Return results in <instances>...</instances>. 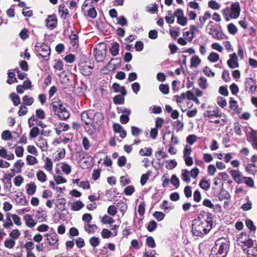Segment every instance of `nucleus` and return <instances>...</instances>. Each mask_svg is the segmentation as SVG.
<instances>
[{"label": "nucleus", "mask_w": 257, "mask_h": 257, "mask_svg": "<svg viewBox=\"0 0 257 257\" xmlns=\"http://www.w3.org/2000/svg\"><path fill=\"white\" fill-rule=\"evenodd\" d=\"M230 106L229 107L231 109H233L234 111H236L238 110V105L237 101L234 100H230L229 101Z\"/></svg>", "instance_id": "4d7b16f0"}, {"label": "nucleus", "mask_w": 257, "mask_h": 257, "mask_svg": "<svg viewBox=\"0 0 257 257\" xmlns=\"http://www.w3.org/2000/svg\"><path fill=\"white\" fill-rule=\"evenodd\" d=\"M200 187L205 190H208L210 187V184L205 180H202L199 183Z\"/></svg>", "instance_id": "473e14b6"}, {"label": "nucleus", "mask_w": 257, "mask_h": 257, "mask_svg": "<svg viewBox=\"0 0 257 257\" xmlns=\"http://www.w3.org/2000/svg\"><path fill=\"white\" fill-rule=\"evenodd\" d=\"M15 241L13 239H8L5 241V246L9 248H12L15 245Z\"/></svg>", "instance_id": "bb28decb"}, {"label": "nucleus", "mask_w": 257, "mask_h": 257, "mask_svg": "<svg viewBox=\"0 0 257 257\" xmlns=\"http://www.w3.org/2000/svg\"><path fill=\"white\" fill-rule=\"evenodd\" d=\"M154 217L159 221L162 220L165 216L163 213L156 211L154 213Z\"/></svg>", "instance_id": "052dcab7"}, {"label": "nucleus", "mask_w": 257, "mask_h": 257, "mask_svg": "<svg viewBox=\"0 0 257 257\" xmlns=\"http://www.w3.org/2000/svg\"><path fill=\"white\" fill-rule=\"evenodd\" d=\"M103 119V115L101 113L98 112L94 114L93 113L91 124V126L93 130L91 128H88V132L90 134L94 133L98 128V126L101 124Z\"/></svg>", "instance_id": "20e7f679"}, {"label": "nucleus", "mask_w": 257, "mask_h": 257, "mask_svg": "<svg viewBox=\"0 0 257 257\" xmlns=\"http://www.w3.org/2000/svg\"><path fill=\"white\" fill-rule=\"evenodd\" d=\"M59 118L61 119H66L69 118L70 114L68 111H62L61 113H58L57 114Z\"/></svg>", "instance_id": "f704fd0d"}, {"label": "nucleus", "mask_w": 257, "mask_h": 257, "mask_svg": "<svg viewBox=\"0 0 257 257\" xmlns=\"http://www.w3.org/2000/svg\"><path fill=\"white\" fill-rule=\"evenodd\" d=\"M84 206V204L80 201L75 202L72 206L71 209L74 211H78Z\"/></svg>", "instance_id": "412c9836"}, {"label": "nucleus", "mask_w": 257, "mask_h": 257, "mask_svg": "<svg viewBox=\"0 0 257 257\" xmlns=\"http://www.w3.org/2000/svg\"><path fill=\"white\" fill-rule=\"evenodd\" d=\"M89 243L93 247L97 246L100 243L99 238L98 237H92L89 239Z\"/></svg>", "instance_id": "a878e982"}, {"label": "nucleus", "mask_w": 257, "mask_h": 257, "mask_svg": "<svg viewBox=\"0 0 257 257\" xmlns=\"http://www.w3.org/2000/svg\"><path fill=\"white\" fill-rule=\"evenodd\" d=\"M212 225L213 220L208 215L204 220H201L198 217L193 221L192 233L195 236H200L203 234H207L211 229Z\"/></svg>", "instance_id": "f257e3e1"}, {"label": "nucleus", "mask_w": 257, "mask_h": 257, "mask_svg": "<svg viewBox=\"0 0 257 257\" xmlns=\"http://www.w3.org/2000/svg\"><path fill=\"white\" fill-rule=\"evenodd\" d=\"M139 154L141 156H150L152 155V149L148 148L142 149L140 150Z\"/></svg>", "instance_id": "5701e85b"}, {"label": "nucleus", "mask_w": 257, "mask_h": 257, "mask_svg": "<svg viewBox=\"0 0 257 257\" xmlns=\"http://www.w3.org/2000/svg\"><path fill=\"white\" fill-rule=\"evenodd\" d=\"M131 132L132 135L137 136L142 132V131L138 127L132 126L131 128Z\"/></svg>", "instance_id": "680f3d73"}, {"label": "nucleus", "mask_w": 257, "mask_h": 257, "mask_svg": "<svg viewBox=\"0 0 257 257\" xmlns=\"http://www.w3.org/2000/svg\"><path fill=\"white\" fill-rule=\"evenodd\" d=\"M126 158L122 156L120 157L117 161V164L119 167L124 166L126 163Z\"/></svg>", "instance_id": "603ef678"}, {"label": "nucleus", "mask_w": 257, "mask_h": 257, "mask_svg": "<svg viewBox=\"0 0 257 257\" xmlns=\"http://www.w3.org/2000/svg\"><path fill=\"white\" fill-rule=\"evenodd\" d=\"M13 225V222L10 217H7L6 221L4 222V227L7 229H9Z\"/></svg>", "instance_id": "49530a36"}, {"label": "nucleus", "mask_w": 257, "mask_h": 257, "mask_svg": "<svg viewBox=\"0 0 257 257\" xmlns=\"http://www.w3.org/2000/svg\"><path fill=\"white\" fill-rule=\"evenodd\" d=\"M40 130L38 127H33L30 132V137L31 138H36L39 134Z\"/></svg>", "instance_id": "393cba45"}, {"label": "nucleus", "mask_w": 257, "mask_h": 257, "mask_svg": "<svg viewBox=\"0 0 257 257\" xmlns=\"http://www.w3.org/2000/svg\"><path fill=\"white\" fill-rule=\"evenodd\" d=\"M209 34L215 38L220 39L221 38V34L216 29L211 28Z\"/></svg>", "instance_id": "a211bd4d"}, {"label": "nucleus", "mask_w": 257, "mask_h": 257, "mask_svg": "<svg viewBox=\"0 0 257 257\" xmlns=\"http://www.w3.org/2000/svg\"><path fill=\"white\" fill-rule=\"evenodd\" d=\"M246 225L247 227L251 230L254 231L256 229V227L254 225L253 222L251 220H247L246 221Z\"/></svg>", "instance_id": "338daca9"}, {"label": "nucleus", "mask_w": 257, "mask_h": 257, "mask_svg": "<svg viewBox=\"0 0 257 257\" xmlns=\"http://www.w3.org/2000/svg\"><path fill=\"white\" fill-rule=\"evenodd\" d=\"M230 174L236 183L238 184L243 183L241 173L238 170H231Z\"/></svg>", "instance_id": "1a4fd4ad"}, {"label": "nucleus", "mask_w": 257, "mask_h": 257, "mask_svg": "<svg viewBox=\"0 0 257 257\" xmlns=\"http://www.w3.org/2000/svg\"><path fill=\"white\" fill-rule=\"evenodd\" d=\"M36 116L40 119H44L45 117L44 111L42 109H38L36 112Z\"/></svg>", "instance_id": "774afa93"}, {"label": "nucleus", "mask_w": 257, "mask_h": 257, "mask_svg": "<svg viewBox=\"0 0 257 257\" xmlns=\"http://www.w3.org/2000/svg\"><path fill=\"white\" fill-rule=\"evenodd\" d=\"M23 103L25 105H31L34 102V99L33 97H29L27 95H25L23 98Z\"/></svg>", "instance_id": "b1692460"}, {"label": "nucleus", "mask_w": 257, "mask_h": 257, "mask_svg": "<svg viewBox=\"0 0 257 257\" xmlns=\"http://www.w3.org/2000/svg\"><path fill=\"white\" fill-rule=\"evenodd\" d=\"M201 62V61L197 56H194L191 60V65L192 66L196 67Z\"/></svg>", "instance_id": "37998d69"}, {"label": "nucleus", "mask_w": 257, "mask_h": 257, "mask_svg": "<svg viewBox=\"0 0 257 257\" xmlns=\"http://www.w3.org/2000/svg\"><path fill=\"white\" fill-rule=\"evenodd\" d=\"M146 242L148 245L151 247L154 248L156 246L154 239L151 236H149L147 238Z\"/></svg>", "instance_id": "5fc2aeb1"}, {"label": "nucleus", "mask_w": 257, "mask_h": 257, "mask_svg": "<svg viewBox=\"0 0 257 257\" xmlns=\"http://www.w3.org/2000/svg\"><path fill=\"white\" fill-rule=\"evenodd\" d=\"M135 48L137 51H141L143 50L144 45L143 42L141 41L136 42Z\"/></svg>", "instance_id": "0e129e2a"}, {"label": "nucleus", "mask_w": 257, "mask_h": 257, "mask_svg": "<svg viewBox=\"0 0 257 257\" xmlns=\"http://www.w3.org/2000/svg\"><path fill=\"white\" fill-rule=\"evenodd\" d=\"M243 182L245 183L247 186L252 187L254 185V182L253 180L247 177H243Z\"/></svg>", "instance_id": "58836bf2"}, {"label": "nucleus", "mask_w": 257, "mask_h": 257, "mask_svg": "<svg viewBox=\"0 0 257 257\" xmlns=\"http://www.w3.org/2000/svg\"><path fill=\"white\" fill-rule=\"evenodd\" d=\"M26 159L28 164L30 165H33L37 163L36 158L30 155L27 156Z\"/></svg>", "instance_id": "a18cd8bd"}, {"label": "nucleus", "mask_w": 257, "mask_h": 257, "mask_svg": "<svg viewBox=\"0 0 257 257\" xmlns=\"http://www.w3.org/2000/svg\"><path fill=\"white\" fill-rule=\"evenodd\" d=\"M228 30L229 32L231 34H234L237 32V28L232 23L228 25Z\"/></svg>", "instance_id": "864d4df0"}, {"label": "nucleus", "mask_w": 257, "mask_h": 257, "mask_svg": "<svg viewBox=\"0 0 257 257\" xmlns=\"http://www.w3.org/2000/svg\"><path fill=\"white\" fill-rule=\"evenodd\" d=\"M81 73L84 76H89L92 73V71H90L87 65H85L81 69Z\"/></svg>", "instance_id": "79ce46f5"}, {"label": "nucleus", "mask_w": 257, "mask_h": 257, "mask_svg": "<svg viewBox=\"0 0 257 257\" xmlns=\"http://www.w3.org/2000/svg\"><path fill=\"white\" fill-rule=\"evenodd\" d=\"M211 17V15L209 13H208V12H206L205 14H204V16L203 17H200L199 18V21L200 22V25H201V27H202L203 26V25L204 24V23L205 22V21H206V20L208 18H209L210 17Z\"/></svg>", "instance_id": "c756f323"}, {"label": "nucleus", "mask_w": 257, "mask_h": 257, "mask_svg": "<svg viewBox=\"0 0 257 257\" xmlns=\"http://www.w3.org/2000/svg\"><path fill=\"white\" fill-rule=\"evenodd\" d=\"M62 171L67 174H70L71 171V168L70 166L66 163L62 164Z\"/></svg>", "instance_id": "8fccbe9b"}, {"label": "nucleus", "mask_w": 257, "mask_h": 257, "mask_svg": "<svg viewBox=\"0 0 257 257\" xmlns=\"http://www.w3.org/2000/svg\"><path fill=\"white\" fill-rule=\"evenodd\" d=\"M15 174V171L14 169L11 170V172L9 174H6L4 176V179L6 180H8V182L9 184H11V180L12 177H13Z\"/></svg>", "instance_id": "de8ad7c7"}, {"label": "nucleus", "mask_w": 257, "mask_h": 257, "mask_svg": "<svg viewBox=\"0 0 257 257\" xmlns=\"http://www.w3.org/2000/svg\"><path fill=\"white\" fill-rule=\"evenodd\" d=\"M124 101V99L121 95H118L113 97V102L115 104H122Z\"/></svg>", "instance_id": "a19ab883"}, {"label": "nucleus", "mask_w": 257, "mask_h": 257, "mask_svg": "<svg viewBox=\"0 0 257 257\" xmlns=\"http://www.w3.org/2000/svg\"><path fill=\"white\" fill-rule=\"evenodd\" d=\"M117 210L114 205L109 206L107 209V213L110 215L114 216L116 214Z\"/></svg>", "instance_id": "09e8293b"}, {"label": "nucleus", "mask_w": 257, "mask_h": 257, "mask_svg": "<svg viewBox=\"0 0 257 257\" xmlns=\"http://www.w3.org/2000/svg\"><path fill=\"white\" fill-rule=\"evenodd\" d=\"M238 57L235 53L230 55V58L227 61L228 66L232 68H235L238 67V63L237 62Z\"/></svg>", "instance_id": "6e6552de"}, {"label": "nucleus", "mask_w": 257, "mask_h": 257, "mask_svg": "<svg viewBox=\"0 0 257 257\" xmlns=\"http://www.w3.org/2000/svg\"><path fill=\"white\" fill-rule=\"evenodd\" d=\"M106 47L104 44H101L94 49V55L98 62H102L106 53Z\"/></svg>", "instance_id": "39448f33"}, {"label": "nucleus", "mask_w": 257, "mask_h": 257, "mask_svg": "<svg viewBox=\"0 0 257 257\" xmlns=\"http://www.w3.org/2000/svg\"><path fill=\"white\" fill-rule=\"evenodd\" d=\"M24 148L22 147L18 146L16 147L15 153L17 156L21 157L23 155Z\"/></svg>", "instance_id": "13d9d810"}, {"label": "nucleus", "mask_w": 257, "mask_h": 257, "mask_svg": "<svg viewBox=\"0 0 257 257\" xmlns=\"http://www.w3.org/2000/svg\"><path fill=\"white\" fill-rule=\"evenodd\" d=\"M57 19L54 16H49L46 20V26L49 28L53 29L56 26Z\"/></svg>", "instance_id": "9d476101"}, {"label": "nucleus", "mask_w": 257, "mask_h": 257, "mask_svg": "<svg viewBox=\"0 0 257 257\" xmlns=\"http://www.w3.org/2000/svg\"><path fill=\"white\" fill-rule=\"evenodd\" d=\"M159 89L164 94H167L169 92V87L167 84H160Z\"/></svg>", "instance_id": "c85d7f7f"}, {"label": "nucleus", "mask_w": 257, "mask_h": 257, "mask_svg": "<svg viewBox=\"0 0 257 257\" xmlns=\"http://www.w3.org/2000/svg\"><path fill=\"white\" fill-rule=\"evenodd\" d=\"M208 6L210 8L215 10H218L220 7V5L214 1L209 2Z\"/></svg>", "instance_id": "c03bdc74"}, {"label": "nucleus", "mask_w": 257, "mask_h": 257, "mask_svg": "<svg viewBox=\"0 0 257 257\" xmlns=\"http://www.w3.org/2000/svg\"><path fill=\"white\" fill-rule=\"evenodd\" d=\"M171 183L176 186V188L179 186V178L175 175H173L171 177Z\"/></svg>", "instance_id": "3c124183"}, {"label": "nucleus", "mask_w": 257, "mask_h": 257, "mask_svg": "<svg viewBox=\"0 0 257 257\" xmlns=\"http://www.w3.org/2000/svg\"><path fill=\"white\" fill-rule=\"evenodd\" d=\"M134 190V187L133 186H128L124 189V192L126 195H131Z\"/></svg>", "instance_id": "e2e57ef3"}, {"label": "nucleus", "mask_w": 257, "mask_h": 257, "mask_svg": "<svg viewBox=\"0 0 257 257\" xmlns=\"http://www.w3.org/2000/svg\"><path fill=\"white\" fill-rule=\"evenodd\" d=\"M110 52L113 56H116L119 52V45L116 42L113 43L110 49Z\"/></svg>", "instance_id": "f3484780"}, {"label": "nucleus", "mask_w": 257, "mask_h": 257, "mask_svg": "<svg viewBox=\"0 0 257 257\" xmlns=\"http://www.w3.org/2000/svg\"><path fill=\"white\" fill-rule=\"evenodd\" d=\"M240 7L239 3H233L231 5L230 9L226 8L223 11V14L227 16L228 14H229V16L232 19L237 18L240 14ZM226 20L229 21V18L226 17Z\"/></svg>", "instance_id": "7ed1b4c3"}, {"label": "nucleus", "mask_w": 257, "mask_h": 257, "mask_svg": "<svg viewBox=\"0 0 257 257\" xmlns=\"http://www.w3.org/2000/svg\"><path fill=\"white\" fill-rule=\"evenodd\" d=\"M37 177L38 179L42 182H44L46 180V176L45 174L41 171H40L37 173Z\"/></svg>", "instance_id": "72a5a7b5"}, {"label": "nucleus", "mask_w": 257, "mask_h": 257, "mask_svg": "<svg viewBox=\"0 0 257 257\" xmlns=\"http://www.w3.org/2000/svg\"><path fill=\"white\" fill-rule=\"evenodd\" d=\"M181 179L185 182L190 181V172L186 169L182 170Z\"/></svg>", "instance_id": "dca6fc26"}, {"label": "nucleus", "mask_w": 257, "mask_h": 257, "mask_svg": "<svg viewBox=\"0 0 257 257\" xmlns=\"http://www.w3.org/2000/svg\"><path fill=\"white\" fill-rule=\"evenodd\" d=\"M204 115L205 117H210L211 119L213 118V117H219L220 116V115L218 113V111L215 109L213 110H207L204 113Z\"/></svg>", "instance_id": "4468645a"}, {"label": "nucleus", "mask_w": 257, "mask_h": 257, "mask_svg": "<svg viewBox=\"0 0 257 257\" xmlns=\"http://www.w3.org/2000/svg\"><path fill=\"white\" fill-rule=\"evenodd\" d=\"M228 244L224 238L217 239L214 246L211 249L212 254H215L216 257H225L226 255Z\"/></svg>", "instance_id": "f03ea898"}, {"label": "nucleus", "mask_w": 257, "mask_h": 257, "mask_svg": "<svg viewBox=\"0 0 257 257\" xmlns=\"http://www.w3.org/2000/svg\"><path fill=\"white\" fill-rule=\"evenodd\" d=\"M36 52L45 60H48L50 55V48L47 45L35 46Z\"/></svg>", "instance_id": "423d86ee"}, {"label": "nucleus", "mask_w": 257, "mask_h": 257, "mask_svg": "<svg viewBox=\"0 0 257 257\" xmlns=\"http://www.w3.org/2000/svg\"><path fill=\"white\" fill-rule=\"evenodd\" d=\"M112 89L115 92H120L123 96L125 95L126 94L124 87L120 86L117 83H113L112 85Z\"/></svg>", "instance_id": "ddd939ff"}, {"label": "nucleus", "mask_w": 257, "mask_h": 257, "mask_svg": "<svg viewBox=\"0 0 257 257\" xmlns=\"http://www.w3.org/2000/svg\"><path fill=\"white\" fill-rule=\"evenodd\" d=\"M47 240L50 245H53L56 244L58 240V235L56 233H52L50 235H48Z\"/></svg>", "instance_id": "9b49d317"}, {"label": "nucleus", "mask_w": 257, "mask_h": 257, "mask_svg": "<svg viewBox=\"0 0 257 257\" xmlns=\"http://www.w3.org/2000/svg\"><path fill=\"white\" fill-rule=\"evenodd\" d=\"M21 233L20 231L17 229H14L12 231V232L10 233L9 235L13 239H17L19 236L20 235Z\"/></svg>", "instance_id": "cd10ccee"}, {"label": "nucleus", "mask_w": 257, "mask_h": 257, "mask_svg": "<svg viewBox=\"0 0 257 257\" xmlns=\"http://www.w3.org/2000/svg\"><path fill=\"white\" fill-rule=\"evenodd\" d=\"M36 189V186L34 183H31L28 185L27 192L29 195H33L35 193Z\"/></svg>", "instance_id": "4be33fe9"}, {"label": "nucleus", "mask_w": 257, "mask_h": 257, "mask_svg": "<svg viewBox=\"0 0 257 257\" xmlns=\"http://www.w3.org/2000/svg\"><path fill=\"white\" fill-rule=\"evenodd\" d=\"M114 220L108 215H105L102 218L101 222L103 223L111 224L114 222Z\"/></svg>", "instance_id": "7c9ffc66"}, {"label": "nucleus", "mask_w": 257, "mask_h": 257, "mask_svg": "<svg viewBox=\"0 0 257 257\" xmlns=\"http://www.w3.org/2000/svg\"><path fill=\"white\" fill-rule=\"evenodd\" d=\"M150 175V172H148L147 173L142 175L141 178V183L142 185H144L146 184Z\"/></svg>", "instance_id": "c9c22d12"}, {"label": "nucleus", "mask_w": 257, "mask_h": 257, "mask_svg": "<svg viewBox=\"0 0 257 257\" xmlns=\"http://www.w3.org/2000/svg\"><path fill=\"white\" fill-rule=\"evenodd\" d=\"M208 59L209 61L215 62L219 59V55L215 53H211L208 56Z\"/></svg>", "instance_id": "e433bc0d"}, {"label": "nucleus", "mask_w": 257, "mask_h": 257, "mask_svg": "<svg viewBox=\"0 0 257 257\" xmlns=\"http://www.w3.org/2000/svg\"><path fill=\"white\" fill-rule=\"evenodd\" d=\"M198 84L200 88L202 89H205L207 87V80L205 78L201 77L198 81Z\"/></svg>", "instance_id": "4c0bfd02"}, {"label": "nucleus", "mask_w": 257, "mask_h": 257, "mask_svg": "<svg viewBox=\"0 0 257 257\" xmlns=\"http://www.w3.org/2000/svg\"><path fill=\"white\" fill-rule=\"evenodd\" d=\"M12 137L11 132L9 131H5L2 133V138L3 140H7Z\"/></svg>", "instance_id": "bf43d9fd"}, {"label": "nucleus", "mask_w": 257, "mask_h": 257, "mask_svg": "<svg viewBox=\"0 0 257 257\" xmlns=\"http://www.w3.org/2000/svg\"><path fill=\"white\" fill-rule=\"evenodd\" d=\"M8 79L7 81V82L10 84L12 83L17 82V79L15 77V74L14 72H8Z\"/></svg>", "instance_id": "aec40b11"}, {"label": "nucleus", "mask_w": 257, "mask_h": 257, "mask_svg": "<svg viewBox=\"0 0 257 257\" xmlns=\"http://www.w3.org/2000/svg\"><path fill=\"white\" fill-rule=\"evenodd\" d=\"M97 228V227L95 224H90L86 223L84 226L85 230L89 233L95 232Z\"/></svg>", "instance_id": "2eb2a0df"}, {"label": "nucleus", "mask_w": 257, "mask_h": 257, "mask_svg": "<svg viewBox=\"0 0 257 257\" xmlns=\"http://www.w3.org/2000/svg\"><path fill=\"white\" fill-rule=\"evenodd\" d=\"M166 162L168 163V165L166 166V168L170 170L174 169L177 166V164L176 161L174 160L166 161Z\"/></svg>", "instance_id": "ea45409f"}, {"label": "nucleus", "mask_w": 257, "mask_h": 257, "mask_svg": "<svg viewBox=\"0 0 257 257\" xmlns=\"http://www.w3.org/2000/svg\"><path fill=\"white\" fill-rule=\"evenodd\" d=\"M54 178L58 184L66 182V180L61 176H55Z\"/></svg>", "instance_id": "6e6d98bb"}, {"label": "nucleus", "mask_w": 257, "mask_h": 257, "mask_svg": "<svg viewBox=\"0 0 257 257\" xmlns=\"http://www.w3.org/2000/svg\"><path fill=\"white\" fill-rule=\"evenodd\" d=\"M60 105L61 103H60L59 102H53L51 103L52 110L54 112L55 114H58Z\"/></svg>", "instance_id": "2f4dec72"}, {"label": "nucleus", "mask_w": 257, "mask_h": 257, "mask_svg": "<svg viewBox=\"0 0 257 257\" xmlns=\"http://www.w3.org/2000/svg\"><path fill=\"white\" fill-rule=\"evenodd\" d=\"M93 111H83L81 114V119L87 125H90L91 126Z\"/></svg>", "instance_id": "0eeeda50"}, {"label": "nucleus", "mask_w": 257, "mask_h": 257, "mask_svg": "<svg viewBox=\"0 0 257 257\" xmlns=\"http://www.w3.org/2000/svg\"><path fill=\"white\" fill-rule=\"evenodd\" d=\"M27 111V108L25 105H22L20 107V109L18 112V114L19 116H23L25 115Z\"/></svg>", "instance_id": "69168bd1"}, {"label": "nucleus", "mask_w": 257, "mask_h": 257, "mask_svg": "<svg viewBox=\"0 0 257 257\" xmlns=\"http://www.w3.org/2000/svg\"><path fill=\"white\" fill-rule=\"evenodd\" d=\"M24 219L26 221V224L28 227H33L36 223L34 221L31 215L27 214L24 216Z\"/></svg>", "instance_id": "f8f14e48"}, {"label": "nucleus", "mask_w": 257, "mask_h": 257, "mask_svg": "<svg viewBox=\"0 0 257 257\" xmlns=\"http://www.w3.org/2000/svg\"><path fill=\"white\" fill-rule=\"evenodd\" d=\"M10 97L12 98L13 103L15 106H17L20 103V97L16 93H12L10 95Z\"/></svg>", "instance_id": "6ab92c4d"}]
</instances>
